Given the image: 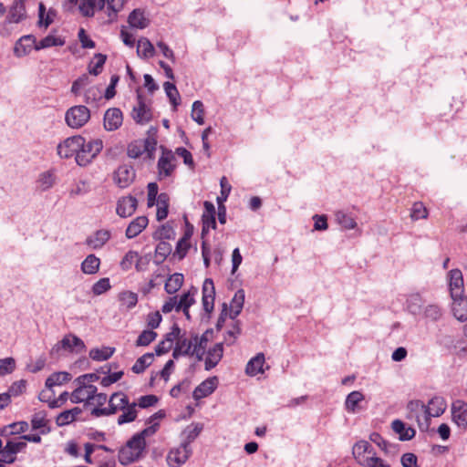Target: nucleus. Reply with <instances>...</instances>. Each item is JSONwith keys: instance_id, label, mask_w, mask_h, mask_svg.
Segmentation results:
<instances>
[{"instance_id": "obj_60", "label": "nucleus", "mask_w": 467, "mask_h": 467, "mask_svg": "<svg viewBox=\"0 0 467 467\" xmlns=\"http://www.w3.org/2000/svg\"><path fill=\"white\" fill-rule=\"evenodd\" d=\"M428 216V211L422 202H417L411 208L410 217L412 220L424 219Z\"/></svg>"}, {"instance_id": "obj_19", "label": "nucleus", "mask_w": 467, "mask_h": 467, "mask_svg": "<svg viewBox=\"0 0 467 467\" xmlns=\"http://www.w3.org/2000/svg\"><path fill=\"white\" fill-rule=\"evenodd\" d=\"M451 296H460L463 293V278L461 270L452 269L450 271L449 282Z\"/></svg>"}, {"instance_id": "obj_16", "label": "nucleus", "mask_w": 467, "mask_h": 467, "mask_svg": "<svg viewBox=\"0 0 467 467\" xmlns=\"http://www.w3.org/2000/svg\"><path fill=\"white\" fill-rule=\"evenodd\" d=\"M453 421L462 428L467 427V403L462 400H456L451 404Z\"/></svg>"}, {"instance_id": "obj_46", "label": "nucleus", "mask_w": 467, "mask_h": 467, "mask_svg": "<svg viewBox=\"0 0 467 467\" xmlns=\"http://www.w3.org/2000/svg\"><path fill=\"white\" fill-rule=\"evenodd\" d=\"M213 333V329H207L200 337L198 344H195L192 348V356L195 355L198 361L202 360L205 352L206 345L208 342L207 335Z\"/></svg>"}, {"instance_id": "obj_35", "label": "nucleus", "mask_w": 467, "mask_h": 467, "mask_svg": "<svg viewBox=\"0 0 467 467\" xmlns=\"http://www.w3.org/2000/svg\"><path fill=\"white\" fill-rule=\"evenodd\" d=\"M423 300L419 293H414L409 296L406 301L407 310L413 316L420 315L422 311Z\"/></svg>"}, {"instance_id": "obj_25", "label": "nucleus", "mask_w": 467, "mask_h": 467, "mask_svg": "<svg viewBox=\"0 0 467 467\" xmlns=\"http://www.w3.org/2000/svg\"><path fill=\"white\" fill-rule=\"evenodd\" d=\"M126 3V0H106V13L107 20L103 21L105 24H112L117 20L118 14L120 12Z\"/></svg>"}, {"instance_id": "obj_64", "label": "nucleus", "mask_w": 467, "mask_h": 467, "mask_svg": "<svg viewBox=\"0 0 467 467\" xmlns=\"http://www.w3.org/2000/svg\"><path fill=\"white\" fill-rule=\"evenodd\" d=\"M401 465L403 467H420L418 465V458L412 452H406L401 456Z\"/></svg>"}, {"instance_id": "obj_36", "label": "nucleus", "mask_w": 467, "mask_h": 467, "mask_svg": "<svg viewBox=\"0 0 467 467\" xmlns=\"http://www.w3.org/2000/svg\"><path fill=\"white\" fill-rule=\"evenodd\" d=\"M183 281L184 276L182 274L174 273L171 275L164 285L166 293L170 295L175 294L182 287Z\"/></svg>"}, {"instance_id": "obj_26", "label": "nucleus", "mask_w": 467, "mask_h": 467, "mask_svg": "<svg viewBox=\"0 0 467 467\" xmlns=\"http://www.w3.org/2000/svg\"><path fill=\"white\" fill-rule=\"evenodd\" d=\"M392 430L399 434L400 441H410L416 434V431L411 427H406L400 420H394L391 423Z\"/></svg>"}, {"instance_id": "obj_7", "label": "nucleus", "mask_w": 467, "mask_h": 467, "mask_svg": "<svg viewBox=\"0 0 467 467\" xmlns=\"http://www.w3.org/2000/svg\"><path fill=\"white\" fill-rule=\"evenodd\" d=\"M203 206H204V212L202 216V233H201L202 239L205 238V236L209 233L210 229L215 230L216 226H217L216 218H215L216 211H215V207H214L213 203L209 201H205L203 202Z\"/></svg>"}, {"instance_id": "obj_38", "label": "nucleus", "mask_w": 467, "mask_h": 467, "mask_svg": "<svg viewBox=\"0 0 467 467\" xmlns=\"http://www.w3.org/2000/svg\"><path fill=\"white\" fill-rule=\"evenodd\" d=\"M171 253V245L166 241H160L155 248L154 264L161 265Z\"/></svg>"}, {"instance_id": "obj_62", "label": "nucleus", "mask_w": 467, "mask_h": 467, "mask_svg": "<svg viewBox=\"0 0 467 467\" xmlns=\"http://www.w3.org/2000/svg\"><path fill=\"white\" fill-rule=\"evenodd\" d=\"M124 375L123 370L116 371L113 373H109L107 376L103 377L100 380V384L102 387H109L111 384L118 382Z\"/></svg>"}, {"instance_id": "obj_9", "label": "nucleus", "mask_w": 467, "mask_h": 467, "mask_svg": "<svg viewBox=\"0 0 467 467\" xmlns=\"http://www.w3.org/2000/svg\"><path fill=\"white\" fill-rule=\"evenodd\" d=\"M81 140L80 135H76L66 139L63 142L57 145V154L60 158L69 159L77 156L79 150V142Z\"/></svg>"}, {"instance_id": "obj_50", "label": "nucleus", "mask_w": 467, "mask_h": 467, "mask_svg": "<svg viewBox=\"0 0 467 467\" xmlns=\"http://www.w3.org/2000/svg\"><path fill=\"white\" fill-rule=\"evenodd\" d=\"M145 151L143 149L142 140H133L129 143L127 148V154L131 159H137L140 157Z\"/></svg>"}, {"instance_id": "obj_45", "label": "nucleus", "mask_w": 467, "mask_h": 467, "mask_svg": "<svg viewBox=\"0 0 467 467\" xmlns=\"http://www.w3.org/2000/svg\"><path fill=\"white\" fill-rule=\"evenodd\" d=\"M197 293V289L193 286L186 293L181 296L180 301L176 306V312H180L182 308H190L194 303V295Z\"/></svg>"}, {"instance_id": "obj_11", "label": "nucleus", "mask_w": 467, "mask_h": 467, "mask_svg": "<svg viewBox=\"0 0 467 467\" xmlns=\"http://www.w3.org/2000/svg\"><path fill=\"white\" fill-rule=\"evenodd\" d=\"M218 378L216 376L210 377L199 384L192 392V398L195 400L210 396L217 389Z\"/></svg>"}, {"instance_id": "obj_52", "label": "nucleus", "mask_w": 467, "mask_h": 467, "mask_svg": "<svg viewBox=\"0 0 467 467\" xmlns=\"http://www.w3.org/2000/svg\"><path fill=\"white\" fill-rule=\"evenodd\" d=\"M157 333L153 330H143L136 340L137 347H146L153 342L157 337Z\"/></svg>"}, {"instance_id": "obj_3", "label": "nucleus", "mask_w": 467, "mask_h": 467, "mask_svg": "<svg viewBox=\"0 0 467 467\" xmlns=\"http://www.w3.org/2000/svg\"><path fill=\"white\" fill-rule=\"evenodd\" d=\"M90 119V111L84 105H78L69 108L65 114V120L68 127L79 129Z\"/></svg>"}, {"instance_id": "obj_8", "label": "nucleus", "mask_w": 467, "mask_h": 467, "mask_svg": "<svg viewBox=\"0 0 467 467\" xmlns=\"http://www.w3.org/2000/svg\"><path fill=\"white\" fill-rule=\"evenodd\" d=\"M72 5H78V10L84 17H93L96 11L102 10L106 0H69Z\"/></svg>"}, {"instance_id": "obj_18", "label": "nucleus", "mask_w": 467, "mask_h": 467, "mask_svg": "<svg viewBox=\"0 0 467 467\" xmlns=\"http://www.w3.org/2000/svg\"><path fill=\"white\" fill-rule=\"evenodd\" d=\"M223 356V343H216L213 348L207 351L205 358V370H211L220 362Z\"/></svg>"}, {"instance_id": "obj_61", "label": "nucleus", "mask_w": 467, "mask_h": 467, "mask_svg": "<svg viewBox=\"0 0 467 467\" xmlns=\"http://www.w3.org/2000/svg\"><path fill=\"white\" fill-rule=\"evenodd\" d=\"M38 182L44 191L51 188L55 182L54 173L51 171L41 173Z\"/></svg>"}, {"instance_id": "obj_27", "label": "nucleus", "mask_w": 467, "mask_h": 467, "mask_svg": "<svg viewBox=\"0 0 467 467\" xmlns=\"http://www.w3.org/2000/svg\"><path fill=\"white\" fill-rule=\"evenodd\" d=\"M244 289H238L230 303V313L229 317L234 320L242 312L244 303Z\"/></svg>"}, {"instance_id": "obj_31", "label": "nucleus", "mask_w": 467, "mask_h": 467, "mask_svg": "<svg viewBox=\"0 0 467 467\" xmlns=\"http://www.w3.org/2000/svg\"><path fill=\"white\" fill-rule=\"evenodd\" d=\"M181 356H192V341L185 337H179L172 351V358L178 359Z\"/></svg>"}, {"instance_id": "obj_40", "label": "nucleus", "mask_w": 467, "mask_h": 467, "mask_svg": "<svg viewBox=\"0 0 467 467\" xmlns=\"http://www.w3.org/2000/svg\"><path fill=\"white\" fill-rule=\"evenodd\" d=\"M202 423H192L185 428L182 431V435H184V439L182 442L185 443L188 446H191V443L200 435L202 431Z\"/></svg>"}, {"instance_id": "obj_22", "label": "nucleus", "mask_w": 467, "mask_h": 467, "mask_svg": "<svg viewBox=\"0 0 467 467\" xmlns=\"http://www.w3.org/2000/svg\"><path fill=\"white\" fill-rule=\"evenodd\" d=\"M365 400V396L362 392L354 390L350 392L345 400V409L347 411L351 413L358 412L362 407L360 403Z\"/></svg>"}, {"instance_id": "obj_15", "label": "nucleus", "mask_w": 467, "mask_h": 467, "mask_svg": "<svg viewBox=\"0 0 467 467\" xmlns=\"http://www.w3.org/2000/svg\"><path fill=\"white\" fill-rule=\"evenodd\" d=\"M123 121V115L119 109L110 108L104 114V128L112 131L118 130Z\"/></svg>"}, {"instance_id": "obj_6", "label": "nucleus", "mask_w": 467, "mask_h": 467, "mask_svg": "<svg viewBox=\"0 0 467 467\" xmlns=\"http://www.w3.org/2000/svg\"><path fill=\"white\" fill-rule=\"evenodd\" d=\"M136 172L132 165L122 164L114 171V182L121 189L129 187L135 180Z\"/></svg>"}, {"instance_id": "obj_51", "label": "nucleus", "mask_w": 467, "mask_h": 467, "mask_svg": "<svg viewBox=\"0 0 467 467\" xmlns=\"http://www.w3.org/2000/svg\"><path fill=\"white\" fill-rule=\"evenodd\" d=\"M97 62L93 65L92 62L88 65V73L94 76H98L102 72L103 66L106 63L107 56L101 53L95 55Z\"/></svg>"}, {"instance_id": "obj_59", "label": "nucleus", "mask_w": 467, "mask_h": 467, "mask_svg": "<svg viewBox=\"0 0 467 467\" xmlns=\"http://www.w3.org/2000/svg\"><path fill=\"white\" fill-rule=\"evenodd\" d=\"M241 334L240 321L236 320L230 330L226 332L224 337V340L228 346H232L234 344L235 339L238 335Z\"/></svg>"}, {"instance_id": "obj_29", "label": "nucleus", "mask_w": 467, "mask_h": 467, "mask_svg": "<svg viewBox=\"0 0 467 467\" xmlns=\"http://www.w3.org/2000/svg\"><path fill=\"white\" fill-rule=\"evenodd\" d=\"M265 360L264 353H257L246 364L245 373L252 377L256 376L259 373H264L263 366L265 364Z\"/></svg>"}, {"instance_id": "obj_53", "label": "nucleus", "mask_w": 467, "mask_h": 467, "mask_svg": "<svg viewBox=\"0 0 467 467\" xmlns=\"http://www.w3.org/2000/svg\"><path fill=\"white\" fill-rule=\"evenodd\" d=\"M119 299L128 309H131L138 303V295L134 292L126 291L119 295Z\"/></svg>"}, {"instance_id": "obj_23", "label": "nucleus", "mask_w": 467, "mask_h": 467, "mask_svg": "<svg viewBox=\"0 0 467 467\" xmlns=\"http://www.w3.org/2000/svg\"><path fill=\"white\" fill-rule=\"evenodd\" d=\"M146 216H139L132 220L126 229V237L129 239L138 236L148 225Z\"/></svg>"}, {"instance_id": "obj_48", "label": "nucleus", "mask_w": 467, "mask_h": 467, "mask_svg": "<svg viewBox=\"0 0 467 467\" xmlns=\"http://www.w3.org/2000/svg\"><path fill=\"white\" fill-rule=\"evenodd\" d=\"M136 406H137V403L132 402L130 406H129L128 408H126L123 410V413L121 415H119L118 418L119 425L130 423L136 420L137 414H138Z\"/></svg>"}, {"instance_id": "obj_20", "label": "nucleus", "mask_w": 467, "mask_h": 467, "mask_svg": "<svg viewBox=\"0 0 467 467\" xmlns=\"http://www.w3.org/2000/svg\"><path fill=\"white\" fill-rule=\"evenodd\" d=\"M369 439L387 455L395 456L399 451V444L389 442L378 432L371 433Z\"/></svg>"}, {"instance_id": "obj_41", "label": "nucleus", "mask_w": 467, "mask_h": 467, "mask_svg": "<svg viewBox=\"0 0 467 467\" xmlns=\"http://www.w3.org/2000/svg\"><path fill=\"white\" fill-rule=\"evenodd\" d=\"M46 412L39 411L35 413L31 419V426L33 430H40L41 434H47L50 431V429L47 427V420L46 419Z\"/></svg>"}, {"instance_id": "obj_10", "label": "nucleus", "mask_w": 467, "mask_h": 467, "mask_svg": "<svg viewBox=\"0 0 467 467\" xmlns=\"http://www.w3.org/2000/svg\"><path fill=\"white\" fill-rule=\"evenodd\" d=\"M162 154L160 157L157 164L158 173L160 178L171 176L175 169V165L171 163L175 157L171 150H167L163 146L161 147Z\"/></svg>"}, {"instance_id": "obj_37", "label": "nucleus", "mask_w": 467, "mask_h": 467, "mask_svg": "<svg viewBox=\"0 0 467 467\" xmlns=\"http://www.w3.org/2000/svg\"><path fill=\"white\" fill-rule=\"evenodd\" d=\"M71 379V374L66 371L54 372L46 379V387L52 389L55 386L62 385Z\"/></svg>"}, {"instance_id": "obj_12", "label": "nucleus", "mask_w": 467, "mask_h": 467, "mask_svg": "<svg viewBox=\"0 0 467 467\" xmlns=\"http://www.w3.org/2000/svg\"><path fill=\"white\" fill-rule=\"evenodd\" d=\"M57 350L58 351L60 348L68 350L70 352L76 351L77 353H80L86 350V346L84 341L75 335H67L65 336L56 346Z\"/></svg>"}, {"instance_id": "obj_32", "label": "nucleus", "mask_w": 467, "mask_h": 467, "mask_svg": "<svg viewBox=\"0 0 467 467\" xmlns=\"http://www.w3.org/2000/svg\"><path fill=\"white\" fill-rule=\"evenodd\" d=\"M110 238V233L107 230H98L86 240V244L93 249L101 248Z\"/></svg>"}, {"instance_id": "obj_54", "label": "nucleus", "mask_w": 467, "mask_h": 467, "mask_svg": "<svg viewBox=\"0 0 467 467\" xmlns=\"http://www.w3.org/2000/svg\"><path fill=\"white\" fill-rule=\"evenodd\" d=\"M203 113H204V107H203L202 102L200 100L194 101L192 104V118L199 125H202L204 123Z\"/></svg>"}, {"instance_id": "obj_44", "label": "nucleus", "mask_w": 467, "mask_h": 467, "mask_svg": "<svg viewBox=\"0 0 467 467\" xmlns=\"http://www.w3.org/2000/svg\"><path fill=\"white\" fill-rule=\"evenodd\" d=\"M163 88L170 102L174 109H176L181 103V96L176 86L171 82L166 81L163 84Z\"/></svg>"}, {"instance_id": "obj_1", "label": "nucleus", "mask_w": 467, "mask_h": 467, "mask_svg": "<svg viewBox=\"0 0 467 467\" xmlns=\"http://www.w3.org/2000/svg\"><path fill=\"white\" fill-rule=\"evenodd\" d=\"M146 449V441L140 440V437L134 434L119 451V462L127 465L138 461Z\"/></svg>"}, {"instance_id": "obj_39", "label": "nucleus", "mask_w": 467, "mask_h": 467, "mask_svg": "<svg viewBox=\"0 0 467 467\" xmlns=\"http://www.w3.org/2000/svg\"><path fill=\"white\" fill-rule=\"evenodd\" d=\"M65 45V40L60 36H55L53 35H47L42 38L39 42L35 45V50L38 51L41 49L48 48L51 47H62Z\"/></svg>"}, {"instance_id": "obj_55", "label": "nucleus", "mask_w": 467, "mask_h": 467, "mask_svg": "<svg viewBox=\"0 0 467 467\" xmlns=\"http://www.w3.org/2000/svg\"><path fill=\"white\" fill-rule=\"evenodd\" d=\"M423 315L427 319L437 321L442 315L441 308L436 304L428 305L423 311Z\"/></svg>"}, {"instance_id": "obj_56", "label": "nucleus", "mask_w": 467, "mask_h": 467, "mask_svg": "<svg viewBox=\"0 0 467 467\" xmlns=\"http://www.w3.org/2000/svg\"><path fill=\"white\" fill-rule=\"evenodd\" d=\"M110 288H111V285H110L109 278L103 277V278H100L99 281H97L92 285V289L91 290H92V293L95 296H100L103 293H105L108 290H109Z\"/></svg>"}, {"instance_id": "obj_5", "label": "nucleus", "mask_w": 467, "mask_h": 467, "mask_svg": "<svg viewBox=\"0 0 467 467\" xmlns=\"http://www.w3.org/2000/svg\"><path fill=\"white\" fill-rule=\"evenodd\" d=\"M192 453V447L182 442L179 447L173 448L168 452L167 462L171 467H180L187 462Z\"/></svg>"}, {"instance_id": "obj_24", "label": "nucleus", "mask_w": 467, "mask_h": 467, "mask_svg": "<svg viewBox=\"0 0 467 467\" xmlns=\"http://www.w3.org/2000/svg\"><path fill=\"white\" fill-rule=\"evenodd\" d=\"M57 10L50 8L47 12L46 10V5L40 2L38 4V21L37 26L39 27L44 26L47 28L53 22L55 17L57 16Z\"/></svg>"}, {"instance_id": "obj_47", "label": "nucleus", "mask_w": 467, "mask_h": 467, "mask_svg": "<svg viewBox=\"0 0 467 467\" xmlns=\"http://www.w3.org/2000/svg\"><path fill=\"white\" fill-rule=\"evenodd\" d=\"M175 235L173 228L169 224L165 223L161 225L152 234V238L155 241H164L172 239Z\"/></svg>"}, {"instance_id": "obj_42", "label": "nucleus", "mask_w": 467, "mask_h": 467, "mask_svg": "<svg viewBox=\"0 0 467 467\" xmlns=\"http://www.w3.org/2000/svg\"><path fill=\"white\" fill-rule=\"evenodd\" d=\"M154 359V354L153 353H146L140 357L134 365L131 367V370L135 374H140L144 372V370L150 367Z\"/></svg>"}, {"instance_id": "obj_17", "label": "nucleus", "mask_w": 467, "mask_h": 467, "mask_svg": "<svg viewBox=\"0 0 467 467\" xmlns=\"http://www.w3.org/2000/svg\"><path fill=\"white\" fill-rule=\"evenodd\" d=\"M137 204L138 201L134 196L123 197L118 201L116 212L122 218L131 216L136 211Z\"/></svg>"}, {"instance_id": "obj_4", "label": "nucleus", "mask_w": 467, "mask_h": 467, "mask_svg": "<svg viewBox=\"0 0 467 467\" xmlns=\"http://www.w3.org/2000/svg\"><path fill=\"white\" fill-rule=\"evenodd\" d=\"M132 118L138 124H145L151 120L152 112L150 107L145 102V97L137 90V105L133 108Z\"/></svg>"}, {"instance_id": "obj_33", "label": "nucleus", "mask_w": 467, "mask_h": 467, "mask_svg": "<svg viewBox=\"0 0 467 467\" xmlns=\"http://www.w3.org/2000/svg\"><path fill=\"white\" fill-rule=\"evenodd\" d=\"M155 48L147 37H140L138 40L137 54L140 58H150L155 56Z\"/></svg>"}, {"instance_id": "obj_21", "label": "nucleus", "mask_w": 467, "mask_h": 467, "mask_svg": "<svg viewBox=\"0 0 467 467\" xmlns=\"http://www.w3.org/2000/svg\"><path fill=\"white\" fill-rule=\"evenodd\" d=\"M451 298L453 300L451 306L453 316L459 321L463 322L467 320V298L462 295Z\"/></svg>"}, {"instance_id": "obj_57", "label": "nucleus", "mask_w": 467, "mask_h": 467, "mask_svg": "<svg viewBox=\"0 0 467 467\" xmlns=\"http://www.w3.org/2000/svg\"><path fill=\"white\" fill-rule=\"evenodd\" d=\"M16 369V360L14 358H5L0 359V377L11 374Z\"/></svg>"}, {"instance_id": "obj_28", "label": "nucleus", "mask_w": 467, "mask_h": 467, "mask_svg": "<svg viewBox=\"0 0 467 467\" xmlns=\"http://www.w3.org/2000/svg\"><path fill=\"white\" fill-rule=\"evenodd\" d=\"M446 410V402L442 397H433L425 409V414L430 417H440Z\"/></svg>"}, {"instance_id": "obj_34", "label": "nucleus", "mask_w": 467, "mask_h": 467, "mask_svg": "<svg viewBox=\"0 0 467 467\" xmlns=\"http://www.w3.org/2000/svg\"><path fill=\"white\" fill-rule=\"evenodd\" d=\"M100 259L95 254H88L81 263V271L86 275H95L99 272Z\"/></svg>"}, {"instance_id": "obj_30", "label": "nucleus", "mask_w": 467, "mask_h": 467, "mask_svg": "<svg viewBox=\"0 0 467 467\" xmlns=\"http://www.w3.org/2000/svg\"><path fill=\"white\" fill-rule=\"evenodd\" d=\"M128 23L131 27L144 29L150 25V19H148L144 11L141 9H134L128 17Z\"/></svg>"}, {"instance_id": "obj_58", "label": "nucleus", "mask_w": 467, "mask_h": 467, "mask_svg": "<svg viewBox=\"0 0 467 467\" xmlns=\"http://www.w3.org/2000/svg\"><path fill=\"white\" fill-rule=\"evenodd\" d=\"M372 451L373 448L367 441H359L353 446V455L355 458H358L366 452L371 453Z\"/></svg>"}, {"instance_id": "obj_43", "label": "nucleus", "mask_w": 467, "mask_h": 467, "mask_svg": "<svg viewBox=\"0 0 467 467\" xmlns=\"http://www.w3.org/2000/svg\"><path fill=\"white\" fill-rule=\"evenodd\" d=\"M115 348L103 347L102 348H92L89 351V357L95 361H105L112 357Z\"/></svg>"}, {"instance_id": "obj_2", "label": "nucleus", "mask_w": 467, "mask_h": 467, "mask_svg": "<svg viewBox=\"0 0 467 467\" xmlns=\"http://www.w3.org/2000/svg\"><path fill=\"white\" fill-rule=\"evenodd\" d=\"M102 149L103 142L101 140L97 139L86 141L85 138L81 136L79 150L76 156L77 164L83 167L87 166L97 157Z\"/></svg>"}, {"instance_id": "obj_49", "label": "nucleus", "mask_w": 467, "mask_h": 467, "mask_svg": "<svg viewBox=\"0 0 467 467\" xmlns=\"http://www.w3.org/2000/svg\"><path fill=\"white\" fill-rule=\"evenodd\" d=\"M337 222L347 230H351L356 228L357 223L353 217L348 215V213L338 211L335 214Z\"/></svg>"}, {"instance_id": "obj_14", "label": "nucleus", "mask_w": 467, "mask_h": 467, "mask_svg": "<svg viewBox=\"0 0 467 467\" xmlns=\"http://www.w3.org/2000/svg\"><path fill=\"white\" fill-rule=\"evenodd\" d=\"M26 18V11L24 0H15L9 8L5 17V23H20Z\"/></svg>"}, {"instance_id": "obj_63", "label": "nucleus", "mask_w": 467, "mask_h": 467, "mask_svg": "<svg viewBox=\"0 0 467 467\" xmlns=\"http://www.w3.org/2000/svg\"><path fill=\"white\" fill-rule=\"evenodd\" d=\"M16 461V456L8 449L5 444L0 451V463L1 464H12Z\"/></svg>"}, {"instance_id": "obj_13", "label": "nucleus", "mask_w": 467, "mask_h": 467, "mask_svg": "<svg viewBox=\"0 0 467 467\" xmlns=\"http://www.w3.org/2000/svg\"><path fill=\"white\" fill-rule=\"evenodd\" d=\"M36 44V38L34 35L23 36L15 44L14 55L17 57H25L35 49Z\"/></svg>"}]
</instances>
